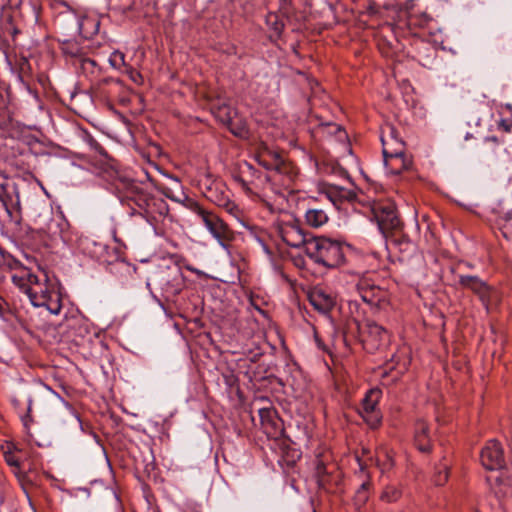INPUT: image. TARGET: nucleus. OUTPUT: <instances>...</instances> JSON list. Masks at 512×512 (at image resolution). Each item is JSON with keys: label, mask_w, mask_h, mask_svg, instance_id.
I'll return each instance as SVG.
<instances>
[{"label": "nucleus", "mask_w": 512, "mask_h": 512, "mask_svg": "<svg viewBox=\"0 0 512 512\" xmlns=\"http://www.w3.org/2000/svg\"><path fill=\"white\" fill-rule=\"evenodd\" d=\"M278 235L286 245L293 248L303 246L305 250L310 239L306 237L304 231L296 222H282L279 224Z\"/></svg>", "instance_id": "f8f14e48"}, {"label": "nucleus", "mask_w": 512, "mask_h": 512, "mask_svg": "<svg viewBox=\"0 0 512 512\" xmlns=\"http://www.w3.org/2000/svg\"><path fill=\"white\" fill-rule=\"evenodd\" d=\"M376 464L381 469L382 472H386L393 467L394 462L389 452L382 448L377 451Z\"/></svg>", "instance_id": "5701e85b"}, {"label": "nucleus", "mask_w": 512, "mask_h": 512, "mask_svg": "<svg viewBox=\"0 0 512 512\" xmlns=\"http://www.w3.org/2000/svg\"><path fill=\"white\" fill-rule=\"evenodd\" d=\"M109 63L112 67L119 69L125 65V55L119 50H115L109 57Z\"/></svg>", "instance_id": "2f4dec72"}, {"label": "nucleus", "mask_w": 512, "mask_h": 512, "mask_svg": "<svg viewBox=\"0 0 512 512\" xmlns=\"http://www.w3.org/2000/svg\"><path fill=\"white\" fill-rule=\"evenodd\" d=\"M509 492L512 493V487H511V490Z\"/></svg>", "instance_id": "de8ad7c7"}, {"label": "nucleus", "mask_w": 512, "mask_h": 512, "mask_svg": "<svg viewBox=\"0 0 512 512\" xmlns=\"http://www.w3.org/2000/svg\"><path fill=\"white\" fill-rule=\"evenodd\" d=\"M80 244H81L84 252L89 254L92 257L98 256L99 254H101L105 247L102 243L93 241L89 238L81 239Z\"/></svg>", "instance_id": "4be33fe9"}, {"label": "nucleus", "mask_w": 512, "mask_h": 512, "mask_svg": "<svg viewBox=\"0 0 512 512\" xmlns=\"http://www.w3.org/2000/svg\"><path fill=\"white\" fill-rule=\"evenodd\" d=\"M5 459H6L7 464L13 469V473L19 479L24 478V471L22 470V468L20 466L19 459L13 454L6 455Z\"/></svg>", "instance_id": "7c9ffc66"}, {"label": "nucleus", "mask_w": 512, "mask_h": 512, "mask_svg": "<svg viewBox=\"0 0 512 512\" xmlns=\"http://www.w3.org/2000/svg\"><path fill=\"white\" fill-rule=\"evenodd\" d=\"M415 444L421 452H428L431 449V437L429 427L424 420H419L415 424L414 434Z\"/></svg>", "instance_id": "f3484780"}, {"label": "nucleus", "mask_w": 512, "mask_h": 512, "mask_svg": "<svg viewBox=\"0 0 512 512\" xmlns=\"http://www.w3.org/2000/svg\"><path fill=\"white\" fill-rule=\"evenodd\" d=\"M358 291L362 300L369 304H376L379 300L380 289L374 285H369L366 281H361L358 285Z\"/></svg>", "instance_id": "6ab92c4d"}, {"label": "nucleus", "mask_w": 512, "mask_h": 512, "mask_svg": "<svg viewBox=\"0 0 512 512\" xmlns=\"http://www.w3.org/2000/svg\"><path fill=\"white\" fill-rule=\"evenodd\" d=\"M130 191L131 200L139 209L138 212H133V215L142 216L151 225H157L170 218L168 204L163 198L152 195L138 184H132Z\"/></svg>", "instance_id": "7ed1b4c3"}, {"label": "nucleus", "mask_w": 512, "mask_h": 512, "mask_svg": "<svg viewBox=\"0 0 512 512\" xmlns=\"http://www.w3.org/2000/svg\"><path fill=\"white\" fill-rule=\"evenodd\" d=\"M345 248L341 242L324 236L312 237L306 246V255L324 269L339 268L345 262Z\"/></svg>", "instance_id": "f03ea898"}, {"label": "nucleus", "mask_w": 512, "mask_h": 512, "mask_svg": "<svg viewBox=\"0 0 512 512\" xmlns=\"http://www.w3.org/2000/svg\"><path fill=\"white\" fill-rule=\"evenodd\" d=\"M171 179H172L174 185L181 189V184H180L179 180L177 178H171Z\"/></svg>", "instance_id": "c03bdc74"}, {"label": "nucleus", "mask_w": 512, "mask_h": 512, "mask_svg": "<svg viewBox=\"0 0 512 512\" xmlns=\"http://www.w3.org/2000/svg\"><path fill=\"white\" fill-rule=\"evenodd\" d=\"M323 129L327 130L328 134L335 135L337 139L341 142H344L348 139L346 131L337 124L327 123L323 126Z\"/></svg>", "instance_id": "c756f323"}, {"label": "nucleus", "mask_w": 512, "mask_h": 512, "mask_svg": "<svg viewBox=\"0 0 512 512\" xmlns=\"http://www.w3.org/2000/svg\"><path fill=\"white\" fill-rule=\"evenodd\" d=\"M150 281L162 290L166 299L179 294L185 286V278L178 265L160 267L153 273Z\"/></svg>", "instance_id": "39448f33"}, {"label": "nucleus", "mask_w": 512, "mask_h": 512, "mask_svg": "<svg viewBox=\"0 0 512 512\" xmlns=\"http://www.w3.org/2000/svg\"><path fill=\"white\" fill-rule=\"evenodd\" d=\"M381 397V391L370 389L362 399L359 413L364 421L371 427L377 428L381 422L382 416L378 409V403Z\"/></svg>", "instance_id": "9b49d317"}, {"label": "nucleus", "mask_w": 512, "mask_h": 512, "mask_svg": "<svg viewBox=\"0 0 512 512\" xmlns=\"http://www.w3.org/2000/svg\"><path fill=\"white\" fill-rule=\"evenodd\" d=\"M82 26H83V21H78V29H79V32L82 31Z\"/></svg>", "instance_id": "a18cd8bd"}, {"label": "nucleus", "mask_w": 512, "mask_h": 512, "mask_svg": "<svg viewBox=\"0 0 512 512\" xmlns=\"http://www.w3.org/2000/svg\"><path fill=\"white\" fill-rule=\"evenodd\" d=\"M161 192L172 201L180 203L182 206L186 208V200H194L193 198L188 197L182 191L180 194H175L171 187L163 186L161 188Z\"/></svg>", "instance_id": "bb28decb"}, {"label": "nucleus", "mask_w": 512, "mask_h": 512, "mask_svg": "<svg viewBox=\"0 0 512 512\" xmlns=\"http://www.w3.org/2000/svg\"><path fill=\"white\" fill-rule=\"evenodd\" d=\"M390 137L391 143L384 137L381 138L384 164L391 174L397 175L408 169L411 161L404 153L403 142L394 135L393 130L390 132Z\"/></svg>", "instance_id": "423d86ee"}, {"label": "nucleus", "mask_w": 512, "mask_h": 512, "mask_svg": "<svg viewBox=\"0 0 512 512\" xmlns=\"http://www.w3.org/2000/svg\"><path fill=\"white\" fill-rule=\"evenodd\" d=\"M130 78L135 83H140V81L142 80L141 74L135 70L130 71Z\"/></svg>", "instance_id": "4c0bfd02"}, {"label": "nucleus", "mask_w": 512, "mask_h": 512, "mask_svg": "<svg viewBox=\"0 0 512 512\" xmlns=\"http://www.w3.org/2000/svg\"><path fill=\"white\" fill-rule=\"evenodd\" d=\"M266 24L272 30V34L270 35V37H277V38L280 37V35L283 31V28H284V24L279 19L277 14H274V13L268 14L266 17Z\"/></svg>", "instance_id": "b1692460"}, {"label": "nucleus", "mask_w": 512, "mask_h": 512, "mask_svg": "<svg viewBox=\"0 0 512 512\" xmlns=\"http://www.w3.org/2000/svg\"><path fill=\"white\" fill-rule=\"evenodd\" d=\"M6 192V188H5V185L4 184H0V200L3 199V196Z\"/></svg>", "instance_id": "37998d69"}, {"label": "nucleus", "mask_w": 512, "mask_h": 512, "mask_svg": "<svg viewBox=\"0 0 512 512\" xmlns=\"http://www.w3.org/2000/svg\"><path fill=\"white\" fill-rule=\"evenodd\" d=\"M449 476V464L446 461H441L438 465L435 467L434 475H433V481L435 485L442 486L444 485Z\"/></svg>", "instance_id": "412c9836"}, {"label": "nucleus", "mask_w": 512, "mask_h": 512, "mask_svg": "<svg viewBox=\"0 0 512 512\" xmlns=\"http://www.w3.org/2000/svg\"><path fill=\"white\" fill-rule=\"evenodd\" d=\"M401 495L402 492L399 488L389 485L382 492L381 499L391 503L397 501L401 497Z\"/></svg>", "instance_id": "c85d7f7f"}, {"label": "nucleus", "mask_w": 512, "mask_h": 512, "mask_svg": "<svg viewBox=\"0 0 512 512\" xmlns=\"http://www.w3.org/2000/svg\"><path fill=\"white\" fill-rule=\"evenodd\" d=\"M316 473L318 476L326 473V466L323 462L318 461V463L316 465Z\"/></svg>", "instance_id": "58836bf2"}, {"label": "nucleus", "mask_w": 512, "mask_h": 512, "mask_svg": "<svg viewBox=\"0 0 512 512\" xmlns=\"http://www.w3.org/2000/svg\"><path fill=\"white\" fill-rule=\"evenodd\" d=\"M314 339H315V342H316V344H317V347H318L319 349L325 350V346H324V344H323L322 340H321V339L319 338V336L317 335V333H315V335H314Z\"/></svg>", "instance_id": "79ce46f5"}, {"label": "nucleus", "mask_w": 512, "mask_h": 512, "mask_svg": "<svg viewBox=\"0 0 512 512\" xmlns=\"http://www.w3.org/2000/svg\"><path fill=\"white\" fill-rule=\"evenodd\" d=\"M482 465L488 470H498L504 467V455L500 443L490 440L482 449L480 455Z\"/></svg>", "instance_id": "4468645a"}, {"label": "nucleus", "mask_w": 512, "mask_h": 512, "mask_svg": "<svg viewBox=\"0 0 512 512\" xmlns=\"http://www.w3.org/2000/svg\"><path fill=\"white\" fill-rule=\"evenodd\" d=\"M6 302L3 298L0 297V317H4V313L6 311Z\"/></svg>", "instance_id": "a19ab883"}, {"label": "nucleus", "mask_w": 512, "mask_h": 512, "mask_svg": "<svg viewBox=\"0 0 512 512\" xmlns=\"http://www.w3.org/2000/svg\"><path fill=\"white\" fill-rule=\"evenodd\" d=\"M25 278L27 279V287H31V286H34V285H42V283L40 282L38 276L33 274V273H31L27 269H23L22 270V275H20V276H17V275H13L12 276V280L16 284H19V282L22 281Z\"/></svg>", "instance_id": "a878e982"}, {"label": "nucleus", "mask_w": 512, "mask_h": 512, "mask_svg": "<svg viewBox=\"0 0 512 512\" xmlns=\"http://www.w3.org/2000/svg\"><path fill=\"white\" fill-rule=\"evenodd\" d=\"M363 333L364 342L370 344L372 349H377L388 341V332L375 322H367Z\"/></svg>", "instance_id": "2eb2a0df"}, {"label": "nucleus", "mask_w": 512, "mask_h": 512, "mask_svg": "<svg viewBox=\"0 0 512 512\" xmlns=\"http://www.w3.org/2000/svg\"><path fill=\"white\" fill-rule=\"evenodd\" d=\"M203 191L204 196L219 207L224 208L229 214L238 218L239 207L230 200L229 190L221 180H208Z\"/></svg>", "instance_id": "6e6552de"}, {"label": "nucleus", "mask_w": 512, "mask_h": 512, "mask_svg": "<svg viewBox=\"0 0 512 512\" xmlns=\"http://www.w3.org/2000/svg\"><path fill=\"white\" fill-rule=\"evenodd\" d=\"M489 139L495 142L497 141L496 137H490Z\"/></svg>", "instance_id": "49530a36"}, {"label": "nucleus", "mask_w": 512, "mask_h": 512, "mask_svg": "<svg viewBox=\"0 0 512 512\" xmlns=\"http://www.w3.org/2000/svg\"><path fill=\"white\" fill-rule=\"evenodd\" d=\"M505 223L502 225V233L505 237H508V232L511 227V221H512V211H508L504 216Z\"/></svg>", "instance_id": "f704fd0d"}, {"label": "nucleus", "mask_w": 512, "mask_h": 512, "mask_svg": "<svg viewBox=\"0 0 512 512\" xmlns=\"http://www.w3.org/2000/svg\"><path fill=\"white\" fill-rule=\"evenodd\" d=\"M88 143L92 149L99 152L101 155H107L104 148L93 137H89Z\"/></svg>", "instance_id": "c9c22d12"}, {"label": "nucleus", "mask_w": 512, "mask_h": 512, "mask_svg": "<svg viewBox=\"0 0 512 512\" xmlns=\"http://www.w3.org/2000/svg\"><path fill=\"white\" fill-rule=\"evenodd\" d=\"M213 113L215 117L224 125H226L230 131L237 136H244L246 131L243 127L235 129L234 128V115L235 111L229 105L223 103L213 108Z\"/></svg>", "instance_id": "dca6fc26"}, {"label": "nucleus", "mask_w": 512, "mask_h": 512, "mask_svg": "<svg viewBox=\"0 0 512 512\" xmlns=\"http://www.w3.org/2000/svg\"><path fill=\"white\" fill-rule=\"evenodd\" d=\"M373 216L381 233L388 236L401 227V221L397 215L395 205L391 202H378L372 207Z\"/></svg>", "instance_id": "1a4fd4ad"}, {"label": "nucleus", "mask_w": 512, "mask_h": 512, "mask_svg": "<svg viewBox=\"0 0 512 512\" xmlns=\"http://www.w3.org/2000/svg\"><path fill=\"white\" fill-rule=\"evenodd\" d=\"M4 92H5V89L0 84V108L4 107L6 105V99H5Z\"/></svg>", "instance_id": "ea45409f"}, {"label": "nucleus", "mask_w": 512, "mask_h": 512, "mask_svg": "<svg viewBox=\"0 0 512 512\" xmlns=\"http://www.w3.org/2000/svg\"><path fill=\"white\" fill-rule=\"evenodd\" d=\"M256 159L265 169L273 171V174L262 175L251 164L245 162L233 179L247 195L253 194L252 185L258 187L264 181L269 180L278 181L282 186L290 187L295 177L294 168L286 163L278 152L265 148L258 153Z\"/></svg>", "instance_id": "f257e3e1"}, {"label": "nucleus", "mask_w": 512, "mask_h": 512, "mask_svg": "<svg viewBox=\"0 0 512 512\" xmlns=\"http://www.w3.org/2000/svg\"><path fill=\"white\" fill-rule=\"evenodd\" d=\"M35 396V389L30 385H21L17 387L11 396V403L20 416V419L26 429H29L33 422L32 405Z\"/></svg>", "instance_id": "9d476101"}, {"label": "nucleus", "mask_w": 512, "mask_h": 512, "mask_svg": "<svg viewBox=\"0 0 512 512\" xmlns=\"http://www.w3.org/2000/svg\"><path fill=\"white\" fill-rule=\"evenodd\" d=\"M186 209L194 213L210 234L222 245L231 239L228 225L213 211L207 210L196 200H186Z\"/></svg>", "instance_id": "20e7f679"}, {"label": "nucleus", "mask_w": 512, "mask_h": 512, "mask_svg": "<svg viewBox=\"0 0 512 512\" xmlns=\"http://www.w3.org/2000/svg\"><path fill=\"white\" fill-rule=\"evenodd\" d=\"M458 283L462 288L469 289L475 293L481 300L484 307L488 310L493 292L485 281L480 279L478 276L460 274L458 275Z\"/></svg>", "instance_id": "ddd939ff"}, {"label": "nucleus", "mask_w": 512, "mask_h": 512, "mask_svg": "<svg viewBox=\"0 0 512 512\" xmlns=\"http://www.w3.org/2000/svg\"><path fill=\"white\" fill-rule=\"evenodd\" d=\"M4 264H6L11 270H20V273L22 274V270L26 269L23 267L20 261L13 258L10 254L6 252V259H2Z\"/></svg>", "instance_id": "72a5a7b5"}, {"label": "nucleus", "mask_w": 512, "mask_h": 512, "mask_svg": "<svg viewBox=\"0 0 512 512\" xmlns=\"http://www.w3.org/2000/svg\"><path fill=\"white\" fill-rule=\"evenodd\" d=\"M369 487H370V482L366 481V482H363L360 487L358 488V490L356 491V494H355V504L357 506H362L364 505L368 498H369Z\"/></svg>", "instance_id": "cd10ccee"}, {"label": "nucleus", "mask_w": 512, "mask_h": 512, "mask_svg": "<svg viewBox=\"0 0 512 512\" xmlns=\"http://www.w3.org/2000/svg\"><path fill=\"white\" fill-rule=\"evenodd\" d=\"M308 4L307 0H282L281 11L287 16L290 15L299 3Z\"/></svg>", "instance_id": "473e14b6"}, {"label": "nucleus", "mask_w": 512, "mask_h": 512, "mask_svg": "<svg viewBox=\"0 0 512 512\" xmlns=\"http://www.w3.org/2000/svg\"><path fill=\"white\" fill-rule=\"evenodd\" d=\"M31 304L35 307H44L53 315H58L62 309L61 296L54 289H50L47 280L42 285H34L25 289Z\"/></svg>", "instance_id": "0eeeda50"}, {"label": "nucleus", "mask_w": 512, "mask_h": 512, "mask_svg": "<svg viewBox=\"0 0 512 512\" xmlns=\"http://www.w3.org/2000/svg\"><path fill=\"white\" fill-rule=\"evenodd\" d=\"M511 128H512V122L509 120L502 119L498 123V129L503 132L509 133V132H511Z\"/></svg>", "instance_id": "e433bc0d"}, {"label": "nucleus", "mask_w": 512, "mask_h": 512, "mask_svg": "<svg viewBox=\"0 0 512 512\" xmlns=\"http://www.w3.org/2000/svg\"><path fill=\"white\" fill-rule=\"evenodd\" d=\"M311 305L321 313H328L335 305L334 298L323 291H316L310 295Z\"/></svg>", "instance_id": "a211bd4d"}, {"label": "nucleus", "mask_w": 512, "mask_h": 512, "mask_svg": "<svg viewBox=\"0 0 512 512\" xmlns=\"http://www.w3.org/2000/svg\"><path fill=\"white\" fill-rule=\"evenodd\" d=\"M305 220L309 226L318 228L328 221V216L322 209L313 208L306 211Z\"/></svg>", "instance_id": "aec40b11"}, {"label": "nucleus", "mask_w": 512, "mask_h": 512, "mask_svg": "<svg viewBox=\"0 0 512 512\" xmlns=\"http://www.w3.org/2000/svg\"><path fill=\"white\" fill-rule=\"evenodd\" d=\"M61 50L64 54L70 55L72 57H78L82 54V48L74 40H63L61 42Z\"/></svg>", "instance_id": "393cba45"}]
</instances>
